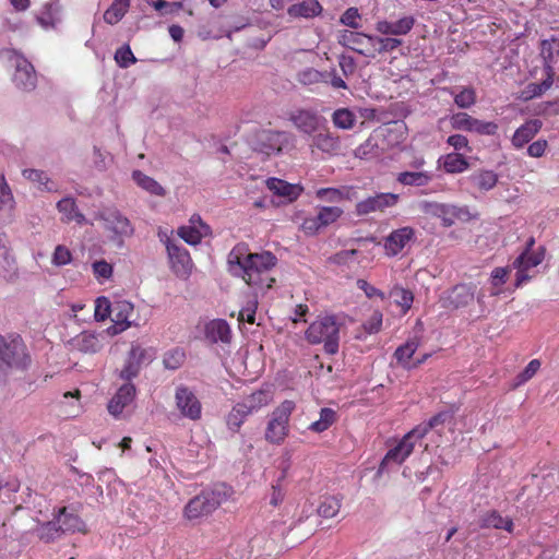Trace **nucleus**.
<instances>
[{
	"instance_id": "nucleus-62",
	"label": "nucleus",
	"mask_w": 559,
	"mask_h": 559,
	"mask_svg": "<svg viewBox=\"0 0 559 559\" xmlns=\"http://www.w3.org/2000/svg\"><path fill=\"white\" fill-rule=\"evenodd\" d=\"M23 177L32 182H37L40 186H44L45 189L50 190V188L47 187V183L49 181V178L46 176V174L41 170L37 169H24L23 170Z\"/></svg>"
},
{
	"instance_id": "nucleus-59",
	"label": "nucleus",
	"mask_w": 559,
	"mask_h": 559,
	"mask_svg": "<svg viewBox=\"0 0 559 559\" xmlns=\"http://www.w3.org/2000/svg\"><path fill=\"white\" fill-rule=\"evenodd\" d=\"M498 126L495 122H485L473 118L469 132H476L478 134L492 135L497 132Z\"/></svg>"
},
{
	"instance_id": "nucleus-28",
	"label": "nucleus",
	"mask_w": 559,
	"mask_h": 559,
	"mask_svg": "<svg viewBox=\"0 0 559 559\" xmlns=\"http://www.w3.org/2000/svg\"><path fill=\"white\" fill-rule=\"evenodd\" d=\"M0 276L8 283H14L19 280V266L11 250L0 253Z\"/></svg>"
},
{
	"instance_id": "nucleus-27",
	"label": "nucleus",
	"mask_w": 559,
	"mask_h": 559,
	"mask_svg": "<svg viewBox=\"0 0 559 559\" xmlns=\"http://www.w3.org/2000/svg\"><path fill=\"white\" fill-rule=\"evenodd\" d=\"M421 342V337L419 335H415L412 338H409L404 345H401L396 348L394 353V357L396 358L397 362L402 365L404 368L411 369V358L419 347Z\"/></svg>"
},
{
	"instance_id": "nucleus-54",
	"label": "nucleus",
	"mask_w": 559,
	"mask_h": 559,
	"mask_svg": "<svg viewBox=\"0 0 559 559\" xmlns=\"http://www.w3.org/2000/svg\"><path fill=\"white\" fill-rule=\"evenodd\" d=\"M540 368V361L538 359H533L528 362V365L525 367V369L518 374L516 379H515V383H514V386H520L522 385L523 383H525L526 381H528L530 379H532L536 372L539 370Z\"/></svg>"
},
{
	"instance_id": "nucleus-41",
	"label": "nucleus",
	"mask_w": 559,
	"mask_h": 559,
	"mask_svg": "<svg viewBox=\"0 0 559 559\" xmlns=\"http://www.w3.org/2000/svg\"><path fill=\"white\" fill-rule=\"evenodd\" d=\"M372 39L371 56H374L376 52L392 51L402 45V40L397 38L372 36Z\"/></svg>"
},
{
	"instance_id": "nucleus-13",
	"label": "nucleus",
	"mask_w": 559,
	"mask_h": 559,
	"mask_svg": "<svg viewBox=\"0 0 559 559\" xmlns=\"http://www.w3.org/2000/svg\"><path fill=\"white\" fill-rule=\"evenodd\" d=\"M166 248L174 273L179 277H187L191 270V259L188 251L169 239L167 240Z\"/></svg>"
},
{
	"instance_id": "nucleus-26",
	"label": "nucleus",
	"mask_w": 559,
	"mask_h": 559,
	"mask_svg": "<svg viewBox=\"0 0 559 559\" xmlns=\"http://www.w3.org/2000/svg\"><path fill=\"white\" fill-rule=\"evenodd\" d=\"M267 188L280 197L286 198L288 201L296 200L302 189L297 185H290L284 180L277 178H270L266 181Z\"/></svg>"
},
{
	"instance_id": "nucleus-1",
	"label": "nucleus",
	"mask_w": 559,
	"mask_h": 559,
	"mask_svg": "<svg viewBox=\"0 0 559 559\" xmlns=\"http://www.w3.org/2000/svg\"><path fill=\"white\" fill-rule=\"evenodd\" d=\"M228 271L241 277L249 286L271 288L274 278L270 271L276 264V258L270 251L251 253L246 245H237L227 257Z\"/></svg>"
},
{
	"instance_id": "nucleus-44",
	"label": "nucleus",
	"mask_w": 559,
	"mask_h": 559,
	"mask_svg": "<svg viewBox=\"0 0 559 559\" xmlns=\"http://www.w3.org/2000/svg\"><path fill=\"white\" fill-rule=\"evenodd\" d=\"M379 141L378 134L370 135L362 144H360L356 151L355 155L359 158H368L372 156H377L379 154Z\"/></svg>"
},
{
	"instance_id": "nucleus-40",
	"label": "nucleus",
	"mask_w": 559,
	"mask_h": 559,
	"mask_svg": "<svg viewBox=\"0 0 559 559\" xmlns=\"http://www.w3.org/2000/svg\"><path fill=\"white\" fill-rule=\"evenodd\" d=\"M248 408L246 406H242L239 403H237L231 411L228 413L226 418V424L228 428L233 431H238L241 427L242 423L245 421L246 417L250 415V413L247 411Z\"/></svg>"
},
{
	"instance_id": "nucleus-53",
	"label": "nucleus",
	"mask_w": 559,
	"mask_h": 559,
	"mask_svg": "<svg viewBox=\"0 0 559 559\" xmlns=\"http://www.w3.org/2000/svg\"><path fill=\"white\" fill-rule=\"evenodd\" d=\"M185 361V353L180 349H174L165 354L163 364L166 369L176 370Z\"/></svg>"
},
{
	"instance_id": "nucleus-5",
	"label": "nucleus",
	"mask_w": 559,
	"mask_h": 559,
	"mask_svg": "<svg viewBox=\"0 0 559 559\" xmlns=\"http://www.w3.org/2000/svg\"><path fill=\"white\" fill-rule=\"evenodd\" d=\"M96 217L104 223L106 230L111 233V240L121 242L122 238L131 237L134 228L127 216L116 207H103Z\"/></svg>"
},
{
	"instance_id": "nucleus-12",
	"label": "nucleus",
	"mask_w": 559,
	"mask_h": 559,
	"mask_svg": "<svg viewBox=\"0 0 559 559\" xmlns=\"http://www.w3.org/2000/svg\"><path fill=\"white\" fill-rule=\"evenodd\" d=\"M372 35L344 29L340 33L338 43L362 56H371Z\"/></svg>"
},
{
	"instance_id": "nucleus-61",
	"label": "nucleus",
	"mask_w": 559,
	"mask_h": 559,
	"mask_svg": "<svg viewBox=\"0 0 559 559\" xmlns=\"http://www.w3.org/2000/svg\"><path fill=\"white\" fill-rule=\"evenodd\" d=\"M258 308V299L254 297L250 300L245 308L239 311L238 320L247 321L248 323L253 324L255 321V311Z\"/></svg>"
},
{
	"instance_id": "nucleus-3",
	"label": "nucleus",
	"mask_w": 559,
	"mask_h": 559,
	"mask_svg": "<svg viewBox=\"0 0 559 559\" xmlns=\"http://www.w3.org/2000/svg\"><path fill=\"white\" fill-rule=\"evenodd\" d=\"M306 338L312 344H324V350L334 355L338 350L340 326L334 317H324L310 324Z\"/></svg>"
},
{
	"instance_id": "nucleus-14",
	"label": "nucleus",
	"mask_w": 559,
	"mask_h": 559,
	"mask_svg": "<svg viewBox=\"0 0 559 559\" xmlns=\"http://www.w3.org/2000/svg\"><path fill=\"white\" fill-rule=\"evenodd\" d=\"M399 201V195L394 193H379L369 197L356 204L357 215H367L377 211H384L386 207L394 206Z\"/></svg>"
},
{
	"instance_id": "nucleus-21",
	"label": "nucleus",
	"mask_w": 559,
	"mask_h": 559,
	"mask_svg": "<svg viewBox=\"0 0 559 559\" xmlns=\"http://www.w3.org/2000/svg\"><path fill=\"white\" fill-rule=\"evenodd\" d=\"M414 442H408L407 439H402L396 447L391 449L383 457L379 473L383 472L390 464H402L405 459L413 452Z\"/></svg>"
},
{
	"instance_id": "nucleus-18",
	"label": "nucleus",
	"mask_w": 559,
	"mask_h": 559,
	"mask_svg": "<svg viewBox=\"0 0 559 559\" xmlns=\"http://www.w3.org/2000/svg\"><path fill=\"white\" fill-rule=\"evenodd\" d=\"M414 230L411 227H403L392 231L385 239V251L388 255H396L413 239Z\"/></svg>"
},
{
	"instance_id": "nucleus-55",
	"label": "nucleus",
	"mask_w": 559,
	"mask_h": 559,
	"mask_svg": "<svg viewBox=\"0 0 559 559\" xmlns=\"http://www.w3.org/2000/svg\"><path fill=\"white\" fill-rule=\"evenodd\" d=\"M357 253L358 250L356 249L343 250L330 257L329 261L336 265H346L350 267Z\"/></svg>"
},
{
	"instance_id": "nucleus-58",
	"label": "nucleus",
	"mask_w": 559,
	"mask_h": 559,
	"mask_svg": "<svg viewBox=\"0 0 559 559\" xmlns=\"http://www.w3.org/2000/svg\"><path fill=\"white\" fill-rule=\"evenodd\" d=\"M473 117L466 112H457L451 116L450 123L455 130L468 131L471 129Z\"/></svg>"
},
{
	"instance_id": "nucleus-4",
	"label": "nucleus",
	"mask_w": 559,
	"mask_h": 559,
	"mask_svg": "<svg viewBox=\"0 0 559 559\" xmlns=\"http://www.w3.org/2000/svg\"><path fill=\"white\" fill-rule=\"evenodd\" d=\"M295 409V403L286 400L271 414L265 429V439L271 443L280 444L288 433L289 417Z\"/></svg>"
},
{
	"instance_id": "nucleus-56",
	"label": "nucleus",
	"mask_w": 559,
	"mask_h": 559,
	"mask_svg": "<svg viewBox=\"0 0 559 559\" xmlns=\"http://www.w3.org/2000/svg\"><path fill=\"white\" fill-rule=\"evenodd\" d=\"M111 307H112V305L110 304L108 298L98 297L96 299V305H95V313H94L95 320L98 322L105 321L108 317L111 316Z\"/></svg>"
},
{
	"instance_id": "nucleus-10",
	"label": "nucleus",
	"mask_w": 559,
	"mask_h": 559,
	"mask_svg": "<svg viewBox=\"0 0 559 559\" xmlns=\"http://www.w3.org/2000/svg\"><path fill=\"white\" fill-rule=\"evenodd\" d=\"M176 405L183 417L191 420H199L201 418V403L188 388L179 386L176 390Z\"/></svg>"
},
{
	"instance_id": "nucleus-51",
	"label": "nucleus",
	"mask_w": 559,
	"mask_h": 559,
	"mask_svg": "<svg viewBox=\"0 0 559 559\" xmlns=\"http://www.w3.org/2000/svg\"><path fill=\"white\" fill-rule=\"evenodd\" d=\"M454 103L463 109L472 107L476 103L475 90L473 87H464L454 96Z\"/></svg>"
},
{
	"instance_id": "nucleus-38",
	"label": "nucleus",
	"mask_w": 559,
	"mask_h": 559,
	"mask_svg": "<svg viewBox=\"0 0 559 559\" xmlns=\"http://www.w3.org/2000/svg\"><path fill=\"white\" fill-rule=\"evenodd\" d=\"M57 209L64 215L63 219L67 222L75 221L76 223L82 224L85 221L84 215L76 210L75 202L71 198L60 200L57 203Z\"/></svg>"
},
{
	"instance_id": "nucleus-22",
	"label": "nucleus",
	"mask_w": 559,
	"mask_h": 559,
	"mask_svg": "<svg viewBox=\"0 0 559 559\" xmlns=\"http://www.w3.org/2000/svg\"><path fill=\"white\" fill-rule=\"evenodd\" d=\"M414 24L415 20L413 16H404L395 22L379 21L376 24V29L384 35L401 36L407 34Z\"/></svg>"
},
{
	"instance_id": "nucleus-9",
	"label": "nucleus",
	"mask_w": 559,
	"mask_h": 559,
	"mask_svg": "<svg viewBox=\"0 0 559 559\" xmlns=\"http://www.w3.org/2000/svg\"><path fill=\"white\" fill-rule=\"evenodd\" d=\"M289 121L301 133L312 136L321 130L324 118L314 110L297 109L290 112Z\"/></svg>"
},
{
	"instance_id": "nucleus-15",
	"label": "nucleus",
	"mask_w": 559,
	"mask_h": 559,
	"mask_svg": "<svg viewBox=\"0 0 559 559\" xmlns=\"http://www.w3.org/2000/svg\"><path fill=\"white\" fill-rule=\"evenodd\" d=\"M135 394V385L131 381H126L109 401L107 405L108 412L115 417L119 416L123 408L132 403Z\"/></svg>"
},
{
	"instance_id": "nucleus-8",
	"label": "nucleus",
	"mask_w": 559,
	"mask_h": 559,
	"mask_svg": "<svg viewBox=\"0 0 559 559\" xmlns=\"http://www.w3.org/2000/svg\"><path fill=\"white\" fill-rule=\"evenodd\" d=\"M292 134L285 131L262 130L257 134V150L266 155L282 152L292 141Z\"/></svg>"
},
{
	"instance_id": "nucleus-42",
	"label": "nucleus",
	"mask_w": 559,
	"mask_h": 559,
	"mask_svg": "<svg viewBox=\"0 0 559 559\" xmlns=\"http://www.w3.org/2000/svg\"><path fill=\"white\" fill-rule=\"evenodd\" d=\"M471 180L478 189L487 191L496 186L498 176L491 170H481L472 175Z\"/></svg>"
},
{
	"instance_id": "nucleus-37",
	"label": "nucleus",
	"mask_w": 559,
	"mask_h": 559,
	"mask_svg": "<svg viewBox=\"0 0 559 559\" xmlns=\"http://www.w3.org/2000/svg\"><path fill=\"white\" fill-rule=\"evenodd\" d=\"M480 527H493V528H503L508 532L512 531L513 523L509 518H502L498 512L490 511L484 514L480 519Z\"/></svg>"
},
{
	"instance_id": "nucleus-48",
	"label": "nucleus",
	"mask_w": 559,
	"mask_h": 559,
	"mask_svg": "<svg viewBox=\"0 0 559 559\" xmlns=\"http://www.w3.org/2000/svg\"><path fill=\"white\" fill-rule=\"evenodd\" d=\"M335 420V412L331 408H322L320 412V419L312 423L310 429L316 432L326 430Z\"/></svg>"
},
{
	"instance_id": "nucleus-57",
	"label": "nucleus",
	"mask_w": 559,
	"mask_h": 559,
	"mask_svg": "<svg viewBox=\"0 0 559 559\" xmlns=\"http://www.w3.org/2000/svg\"><path fill=\"white\" fill-rule=\"evenodd\" d=\"M72 261L71 251L63 245H58L52 253L51 262L56 266L69 264Z\"/></svg>"
},
{
	"instance_id": "nucleus-2",
	"label": "nucleus",
	"mask_w": 559,
	"mask_h": 559,
	"mask_svg": "<svg viewBox=\"0 0 559 559\" xmlns=\"http://www.w3.org/2000/svg\"><path fill=\"white\" fill-rule=\"evenodd\" d=\"M32 357L23 338L17 334H0V381L7 383L15 372H24Z\"/></svg>"
},
{
	"instance_id": "nucleus-43",
	"label": "nucleus",
	"mask_w": 559,
	"mask_h": 559,
	"mask_svg": "<svg viewBox=\"0 0 559 559\" xmlns=\"http://www.w3.org/2000/svg\"><path fill=\"white\" fill-rule=\"evenodd\" d=\"M443 167L447 173H462L468 168V163L461 154L451 153L444 156Z\"/></svg>"
},
{
	"instance_id": "nucleus-25",
	"label": "nucleus",
	"mask_w": 559,
	"mask_h": 559,
	"mask_svg": "<svg viewBox=\"0 0 559 559\" xmlns=\"http://www.w3.org/2000/svg\"><path fill=\"white\" fill-rule=\"evenodd\" d=\"M540 128L542 121L538 119L525 122L515 131L512 138V144L519 148L523 147L535 136V134L539 131Z\"/></svg>"
},
{
	"instance_id": "nucleus-29",
	"label": "nucleus",
	"mask_w": 559,
	"mask_h": 559,
	"mask_svg": "<svg viewBox=\"0 0 559 559\" xmlns=\"http://www.w3.org/2000/svg\"><path fill=\"white\" fill-rule=\"evenodd\" d=\"M133 313V305L127 300L116 301L111 307L112 321L120 325V331L130 326L129 318Z\"/></svg>"
},
{
	"instance_id": "nucleus-34",
	"label": "nucleus",
	"mask_w": 559,
	"mask_h": 559,
	"mask_svg": "<svg viewBox=\"0 0 559 559\" xmlns=\"http://www.w3.org/2000/svg\"><path fill=\"white\" fill-rule=\"evenodd\" d=\"M211 229L209 225H202V228L198 226H182L178 229V235L189 245L200 243L203 237L210 235Z\"/></svg>"
},
{
	"instance_id": "nucleus-31",
	"label": "nucleus",
	"mask_w": 559,
	"mask_h": 559,
	"mask_svg": "<svg viewBox=\"0 0 559 559\" xmlns=\"http://www.w3.org/2000/svg\"><path fill=\"white\" fill-rule=\"evenodd\" d=\"M310 146L312 148L316 147L325 153H331L338 148L340 142H338V138L334 136L329 131H326V132L318 131L312 135Z\"/></svg>"
},
{
	"instance_id": "nucleus-11",
	"label": "nucleus",
	"mask_w": 559,
	"mask_h": 559,
	"mask_svg": "<svg viewBox=\"0 0 559 559\" xmlns=\"http://www.w3.org/2000/svg\"><path fill=\"white\" fill-rule=\"evenodd\" d=\"M104 335L91 331H83L68 342L71 350L82 354L93 355L100 352L104 347Z\"/></svg>"
},
{
	"instance_id": "nucleus-64",
	"label": "nucleus",
	"mask_w": 559,
	"mask_h": 559,
	"mask_svg": "<svg viewBox=\"0 0 559 559\" xmlns=\"http://www.w3.org/2000/svg\"><path fill=\"white\" fill-rule=\"evenodd\" d=\"M318 198L328 202H338L344 199V192L335 188H323L318 190Z\"/></svg>"
},
{
	"instance_id": "nucleus-63",
	"label": "nucleus",
	"mask_w": 559,
	"mask_h": 559,
	"mask_svg": "<svg viewBox=\"0 0 559 559\" xmlns=\"http://www.w3.org/2000/svg\"><path fill=\"white\" fill-rule=\"evenodd\" d=\"M421 209L426 214H431L433 216H442L443 214H453L450 210V206L439 204V203H431V202H423Z\"/></svg>"
},
{
	"instance_id": "nucleus-35",
	"label": "nucleus",
	"mask_w": 559,
	"mask_h": 559,
	"mask_svg": "<svg viewBox=\"0 0 559 559\" xmlns=\"http://www.w3.org/2000/svg\"><path fill=\"white\" fill-rule=\"evenodd\" d=\"M130 0H115L104 13V21L110 25L117 24L128 12Z\"/></svg>"
},
{
	"instance_id": "nucleus-52",
	"label": "nucleus",
	"mask_w": 559,
	"mask_h": 559,
	"mask_svg": "<svg viewBox=\"0 0 559 559\" xmlns=\"http://www.w3.org/2000/svg\"><path fill=\"white\" fill-rule=\"evenodd\" d=\"M115 60L121 68H128L130 64L136 62V58L129 45H124L116 50Z\"/></svg>"
},
{
	"instance_id": "nucleus-36",
	"label": "nucleus",
	"mask_w": 559,
	"mask_h": 559,
	"mask_svg": "<svg viewBox=\"0 0 559 559\" xmlns=\"http://www.w3.org/2000/svg\"><path fill=\"white\" fill-rule=\"evenodd\" d=\"M132 178L142 189L146 190L151 194L164 197L166 193L165 189L155 179L146 176L140 170H134L132 173Z\"/></svg>"
},
{
	"instance_id": "nucleus-50",
	"label": "nucleus",
	"mask_w": 559,
	"mask_h": 559,
	"mask_svg": "<svg viewBox=\"0 0 559 559\" xmlns=\"http://www.w3.org/2000/svg\"><path fill=\"white\" fill-rule=\"evenodd\" d=\"M343 214V210L338 206H325L322 207L318 213V221L322 227H325L336 219H338Z\"/></svg>"
},
{
	"instance_id": "nucleus-23",
	"label": "nucleus",
	"mask_w": 559,
	"mask_h": 559,
	"mask_svg": "<svg viewBox=\"0 0 559 559\" xmlns=\"http://www.w3.org/2000/svg\"><path fill=\"white\" fill-rule=\"evenodd\" d=\"M323 11L322 5L318 0H302L298 3L292 4L287 9V13L292 17L313 19L319 16Z\"/></svg>"
},
{
	"instance_id": "nucleus-30",
	"label": "nucleus",
	"mask_w": 559,
	"mask_h": 559,
	"mask_svg": "<svg viewBox=\"0 0 559 559\" xmlns=\"http://www.w3.org/2000/svg\"><path fill=\"white\" fill-rule=\"evenodd\" d=\"M273 400V394L270 390H259L245 397L240 404L246 406L248 412L252 414L261 407L267 405Z\"/></svg>"
},
{
	"instance_id": "nucleus-45",
	"label": "nucleus",
	"mask_w": 559,
	"mask_h": 559,
	"mask_svg": "<svg viewBox=\"0 0 559 559\" xmlns=\"http://www.w3.org/2000/svg\"><path fill=\"white\" fill-rule=\"evenodd\" d=\"M341 509V500L337 497H325L318 507L319 515L331 519L337 515Z\"/></svg>"
},
{
	"instance_id": "nucleus-17",
	"label": "nucleus",
	"mask_w": 559,
	"mask_h": 559,
	"mask_svg": "<svg viewBox=\"0 0 559 559\" xmlns=\"http://www.w3.org/2000/svg\"><path fill=\"white\" fill-rule=\"evenodd\" d=\"M14 83L19 88L31 91L36 86L34 67L25 59L17 58L15 62Z\"/></svg>"
},
{
	"instance_id": "nucleus-6",
	"label": "nucleus",
	"mask_w": 559,
	"mask_h": 559,
	"mask_svg": "<svg viewBox=\"0 0 559 559\" xmlns=\"http://www.w3.org/2000/svg\"><path fill=\"white\" fill-rule=\"evenodd\" d=\"M154 355L155 353L152 348L143 347L139 343H132L124 365L118 372L119 378L123 381H131L133 378H136L142 366L151 362L154 359Z\"/></svg>"
},
{
	"instance_id": "nucleus-24",
	"label": "nucleus",
	"mask_w": 559,
	"mask_h": 559,
	"mask_svg": "<svg viewBox=\"0 0 559 559\" xmlns=\"http://www.w3.org/2000/svg\"><path fill=\"white\" fill-rule=\"evenodd\" d=\"M34 521L37 523L35 530L37 537L44 543H52L63 534L55 516L50 521L41 522L39 519H35Z\"/></svg>"
},
{
	"instance_id": "nucleus-19",
	"label": "nucleus",
	"mask_w": 559,
	"mask_h": 559,
	"mask_svg": "<svg viewBox=\"0 0 559 559\" xmlns=\"http://www.w3.org/2000/svg\"><path fill=\"white\" fill-rule=\"evenodd\" d=\"M53 516L61 526L63 534L67 532H85V523L71 508L62 507L53 512Z\"/></svg>"
},
{
	"instance_id": "nucleus-7",
	"label": "nucleus",
	"mask_w": 559,
	"mask_h": 559,
	"mask_svg": "<svg viewBox=\"0 0 559 559\" xmlns=\"http://www.w3.org/2000/svg\"><path fill=\"white\" fill-rule=\"evenodd\" d=\"M475 298V287L467 284H457L443 292L439 302L443 309L457 310L467 307Z\"/></svg>"
},
{
	"instance_id": "nucleus-20",
	"label": "nucleus",
	"mask_w": 559,
	"mask_h": 559,
	"mask_svg": "<svg viewBox=\"0 0 559 559\" xmlns=\"http://www.w3.org/2000/svg\"><path fill=\"white\" fill-rule=\"evenodd\" d=\"M15 201L3 174H0V222H11Z\"/></svg>"
},
{
	"instance_id": "nucleus-39",
	"label": "nucleus",
	"mask_w": 559,
	"mask_h": 559,
	"mask_svg": "<svg viewBox=\"0 0 559 559\" xmlns=\"http://www.w3.org/2000/svg\"><path fill=\"white\" fill-rule=\"evenodd\" d=\"M431 176L425 171H404L397 176V181L405 186L423 187L429 183Z\"/></svg>"
},
{
	"instance_id": "nucleus-49",
	"label": "nucleus",
	"mask_w": 559,
	"mask_h": 559,
	"mask_svg": "<svg viewBox=\"0 0 559 559\" xmlns=\"http://www.w3.org/2000/svg\"><path fill=\"white\" fill-rule=\"evenodd\" d=\"M209 500L214 501V510H216L223 502H225L233 493L230 487L226 485L216 486L211 491H204Z\"/></svg>"
},
{
	"instance_id": "nucleus-60",
	"label": "nucleus",
	"mask_w": 559,
	"mask_h": 559,
	"mask_svg": "<svg viewBox=\"0 0 559 559\" xmlns=\"http://www.w3.org/2000/svg\"><path fill=\"white\" fill-rule=\"evenodd\" d=\"M360 14L357 8H348L341 16V23L350 28H359L360 27Z\"/></svg>"
},
{
	"instance_id": "nucleus-32",
	"label": "nucleus",
	"mask_w": 559,
	"mask_h": 559,
	"mask_svg": "<svg viewBox=\"0 0 559 559\" xmlns=\"http://www.w3.org/2000/svg\"><path fill=\"white\" fill-rule=\"evenodd\" d=\"M206 336L215 343H227L230 340L229 325L225 320H213L206 325Z\"/></svg>"
},
{
	"instance_id": "nucleus-47",
	"label": "nucleus",
	"mask_w": 559,
	"mask_h": 559,
	"mask_svg": "<svg viewBox=\"0 0 559 559\" xmlns=\"http://www.w3.org/2000/svg\"><path fill=\"white\" fill-rule=\"evenodd\" d=\"M390 296L394 299V301L403 308L404 311L408 310L412 306L414 296L411 290H407L403 287L395 286Z\"/></svg>"
},
{
	"instance_id": "nucleus-16",
	"label": "nucleus",
	"mask_w": 559,
	"mask_h": 559,
	"mask_svg": "<svg viewBox=\"0 0 559 559\" xmlns=\"http://www.w3.org/2000/svg\"><path fill=\"white\" fill-rule=\"evenodd\" d=\"M214 501L209 500L205 492L192 498L185 508V518L189 521L199 520L214 512Z\"/></svg>"
},
{
	"instance_id": "nucleus-33",
	"label": "nucleus",
	"mask_w": 559,
	"mask_h": 559,
	"mask_svg": "<svg viewBox=\"0 0 559 559\" xmlns=\"http://www.w3.org/2000/svg\"><path fill=\"white\" fill-rule=\"evenodd\" d=\"M513 266L518 270L516 286H520L523 282L531 278V276L527 274V271L531 267L537 266V264L530 252L523 251L513 262Z\"/></svg>"
},
{
	"instance_id": "nucleus-46",
	"label": "nucleus",
	"mask_w": 559,
	"mask_h": 559,
	"mask_svg": "<svg viewBox=\"0 0 559 559\" xmlns=\"http://www.w3.org/2000/svg\"><path fill=\"white\" fill-rule=\"evenodd\" d=\"M332 121L335 127L347 130L354 127L356 117L349 109L341 108L334 111Z\"/></svg>"
}]
</instances>
